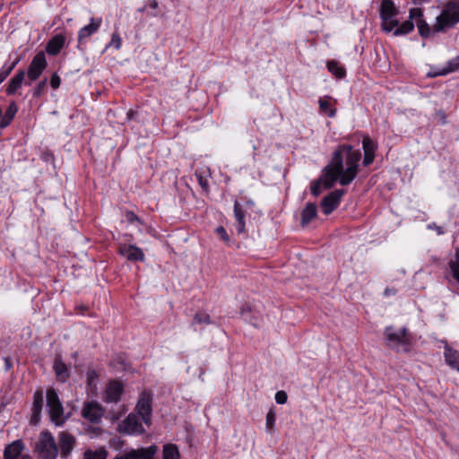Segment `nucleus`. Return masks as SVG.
<instances>
[{
	"label": "nucleus",
	"instance_id": "obj_1",
	"mask_svg": "<svg viewBox=\"0 0 459 459\" xmlns=\"http://www.w3.org/2000/svg\"><path fill=\"white\" fill-rule=\"evenodd\" d=\"M340 152L342 158V165L343 166V158L345 154L347 169H343V175L340 178V184L342 186L349 185L357 176L359 161L361 159V152L359 150H355L350 144H342L334 151V152Z\"/></svg>",
	"mask_w": 459,
	"mask_h": 459
},
{
	"label": "nucleus",
	"instance_id": "obj_2",
	"mask_svg": "<svg viewBox=\"0 0 459 459\" xmlns=\"http://www.w3.org/2000/svg\"><path fill=\"white\" fill-rule=\"evenodd\" d=\"M34 452L39 459H56L59 455V447L55 437L48 430L39 433L34 446Z\"/></svg>",
	"mask_w": 459,
	"mask_h": 459
},
{
	"label": "nucleus",
	"instance_id": "obj_3",
	"mask_svg": "<svg viewBox=\"0 0 459 459\" xmlns=\"http://www.w3.org/2000/svg\"><path fill=\"white\" fill-rule=\"evenodd\" d=\"M459 22V1L449 0L441 13L437 17V23L434 25V31H444L448 28L455 27Z\"/></svg>",
	"mask_w": 459,
	"mask_h": 459
},
{
	"label": "nucleus",
	"instance_id": "obj_4",
	"mask_svg": "<svg viewBox=\"0 0 459 459\" xmlns=\"http://www.w3.org/2000/svg\"><path fill=\"white\" fill-rule=\"evenodd\" d=\"M343 175V166L342 165V158L340 152H333L331 162L324 169L323 186L325 189H330L334 183Z\"/></svg>",
	"mask_w": 459,
	"mask_h": 459
},
{
	"label": "nucleus",
	"instance_id": "obj_5",
	"mask_svg": "<svg viewBox=\"0 0 459 459\" xmlns=\"http://www.w3.org/2000/svg\"><path fill=\"white\" fill-rule=\"evenodd\" d=\"M384 333L388 342L389 347L397 351H400V347H402L403 351H408V347L411 342L406 327H403L399 332H394L393 326H387L385 327Z\"/></svg>",
	"mask_w": 459,
	"mask_h": 459
},
{
	"label": "nucleus",
	"instance_id": "obj_6",
	"mask_svg": "<svg viewBox=\"0 0 459 459\" xmlns=\"http://www.w3.org/2000/svg\"><path fill=\"white\" fill-rule=\"evenodd\" d=\"M46 396L47 407L51 420L56 425H61L63 423L62 416L64 413V408L57 393L54 388H49L47 390Z\"/></svg>",
	"mask_w": 459,
	"mask_h": 459
},
{
	"label": "nucleus",
	"instance_id": "obj_7",
	"mask_svg": "<svg viewBox=\"0 0 459 459\" xmlns=\"http://www.w3.org/2000/svg\"><path fill=\"white\" fill-rule=\"evenodd\" d=\"M47 65L48 63L46 60L45 53L43 51L37 53L28 67V79L30 81L38 80L44 70L47 68Z\"/></svg>",
	"mask_w": 459,
	"mask_h": 459
},
{
	"label": "nucleus",
	"instance_id": "obj_8",
	"mask_svg": "<svg viewBox=\"0 0 459 459\" xmlns=\"http://www.w3.org/2000/svg\"><path fill=\"white\" fill-rule=\"evenodd\" d=\"M345 194L343 189L332 191L321 201L322 211L325 215L332 213L340 204L342 195Z\"/></svg>",
	"mask_w": 459,
	"mask_h": 459
},
{
	"label": "nucleus",
	"instance_id": "obj_9",
	"mask_svg": "<svg viewBox=\"0 0 459 459\" xmlns=\"http://www.w3.org/2000/svg\"><path fill=\"white\" fill-rule=\"evenodd\" d=\"M119 431L123 434H143L145 432L144 428L139 421L138 417L133 413H130L122 422L119 424Z\"/></svg>",
	"mask_w": 459,
	"mask_h": 459
},
{
	"label": "nucleus",
	"instance_id": "obj_10",
	"mask_svg": "<svg viewBox=\"0 0 459 459\" xmlns=\"http://www.w3.org/2000/svg\"><path fill=\"white\" fill-rule=\"evenodd\" d=\"M136 410L145 424L151 423L152 418V395L149 392H143L136 404Z\"/></svg>",
	"mask_w": 459,
	"mask_h": 459
},
{
	"label": "nucleus",
	"instance_id": "obj_11",
	"mask_svg": "<svg viewBox=\"0 0 459 459\" xmlns=\"http://www.w3.org/2000/svg\"><path fill=\"white\" fill-rule=\"evenodd\" d=\"M158 447L154 445L146 448L132 449L123 455H118L113 459H152Z\"/></svg>",
	"mask_w": 459,
	"mask_h": 459
},
{
	"label": "nucleus",
	"instance_id": "obj_12",
	"mask_svg": "<svg viewBox=\"0 0 459 459\" xmlns=\"http://www.w3.org/2000/svg\"><path fill=\"white\" fill-rule=\"evenodd\" d=\"M104 414V409L97 402H90L84 404L82 415L83 418L89 420L92 423H97L100 420Z\"/></svg>",
	"mask_w": 459,
	"mask_h": 459
},
{
	"label": "nucleus",
	"instance_id": "obj_13",
	"mask_svg": "<svg viewBox=\"0 0 459 459\" xmlns=\"http://www.w3.org/2000/svg\"><path fill=\"white\" fill-rule=\"evenodd\" d=\"M59 453L63 459H66L76 444L75 437L68 432H60L58 435Z\"/></svg>",
	"mask_w": 459,
	"mask_h": 459
},
{
	"label": "nucleus",
	"instance_id": "obj_14",
	"mask_svg": "<svg viewBox=\"0 0 459 459\" xmlns=\"http://www.w3.org/2000/svg\"><path fill=\"white\" fill-rule=\"evenodd\" d=\"M44 404V393L42 390H37L33 395L32 403V414L30 418V424L37 425L41 418V411Z\"/></svg>",
	"mask_w": 459,
	"mask_h": 459
},
{
	"label": "nucleus",
	"instance_id": "obj_15",
	"mask_svg": "<svg viewBox=\"0 0 459 459\" xmlns=\"http://www.w3.org/2000/svg\"><path fill=\"white\" fill-rule=\"evenodd\" d=\"M119 254L131 262L144 260V254L143 250L134 245H121L119 247Z\"/></svg>",
	"mask_w": 459,
	"mask_h": 459
},
{
	"label": "nucleus",
	"instance_id": "obj_16",
	"mask_svg": "<svg viewBox=\"0 0 459 459\" xmlns=\"http://www.w3.org/2000/svg\"><path fill=\"white\" fill-rule=\"evenodd\" d=\"M124 391V386L117 381L110 382L105 392L104 401L107 403H117Z\"/></svg>",
	"mask_w": 459,
	"mask_h": 459
},
{
	"label": "nucleus",
	"instance_id": "obj_17",
	"mask_svg": "<svg viewBox=\"0 0 459 459\" xmlns=\"http://www.w3.org/2000/svg\"><path fill=\"white\" fill-rule=\"evenodd\" d=\"M101 25L100 18H91L88 25L82 27L78 32V41L82 43L94 34Z\"/></svg>",
	"mask_w": 459,
	"mask_h": 459
},
{
	"label": "nucleus",
	"instance_id": "obj_18",
	"mask_svg": "<svg viewBox=\"0 0 459 459\" xmlns=\"http://www.w3.org/2000/svg\"><path fill=\"white\" fill-rule=\"evenodd\" d=\"M24 444L21 439L7 445L4 450V459H19L22 455Z\"/></svg>",
	"mask_w": 459,
	"mask_h": 459
},
{
	"label": "nucleus",
	"instance_id": "obj_19",
	"mask_svg": "<svg viewBox=\"0 0 459 459\" xmlns=\"http://www.w3.org/2000/svg\"><path fill=\"white\" fill-rule=\"evenodd\" d=\"M65 37L63 34L53 36L46 45V52L52 56H56L64 48Z\"/></svg>",
	"mask_w": 459,
	"mask_h": 459
},
{
	"label": "nucleus",
	"instance_id": "obj_20",
	"mask_svg": "<svg viewBox=\"0 0 459 459\" xmlns=\"http://www.w3.org/2000/svg\"><path fill=\"white\" fill-rule=\"evenodd\" d=\"M53 369L58 381L65 383L70 378V372L67 366L62 360L61 356H56Z\"/></svg>",
	"mask_w": 459,
	"mask_h": 459
},
{
	"label": "nucleus",
	"instance_id": "obj_21",
	"mask_svg": "<svg viewBox=\"0 0 459 459\" xmlns=\"http://www.w3.org/2000/svg\"><path fill=\"white\" fill-rule=\"evenodd\" d=\"M379 14L382 21L390 20L398 14V10L393 0H382Z\"/></svg>",
	"mask_w": 459,
	"mask_h": 459
},
{
	"label": "nucleus",
	"instance_id": "obj_22",
	"mask_svg": "<svg viewBox=\"0 0 459 459\" xmlns=\"http://www.w3.org/2000/svg\"><path fill=\"white\" fill-rule=\"evenodd\" d=\"M25 78V72L24 70H19L14 74V76L10 80L7 88H6V94L7 95H13L16 93L18 89H20L24 82Z\"/></svg>",
	"mask_w": 459,
	"mask_h": 459
},
{
	"label": "nucleus",
	"instance_id": "obj_23",
	"mask_svg": "<svg viewBox=\"0 0 459 459\" xmlns=\"http://www.w3.org/2000/svg\"><path fill=\"white\" fill-rule=\"evenodd\" d=\"M234 216L236 220V230L238 234H243L246 231L245 212L238 201L234 203Z\"/></svg>",
	"mask_w": 459,
	"mask_h": 459
},
{
	"label": "nucleus",
	"instance_id": "obj_24",
	"mask_svg": "<svg viewBox=\"0 0 459 459\" xmlns=\"http://www.w3.org/2000/svg\"><path fill=\"white\" fill-rule=\"evenodd\" d=\"M444 356L446 364L459 372V351L451 348L446 343L445 346Z\"/></svg>",
	"mask_w": 459,
	"mask_h": 459
},
{
	"label": "nucleus",
	"instance_id": "obj_25",
	"mask_svg": "<svg viewBox=\"0 0 459 459\" xmlns=\"http://www.w3.org/2000/svg\"><path fill=\"white\" fill-rule=\"evenodd\" d=\"M317 215V208L314 203H308L301 212V226L308 225Z\"/></svg>",
	"mask_w": 459,
	"mask_h": 459
},
{
	"label": "nucleus",
	"instance_id": "obj_26",
	"mask_svg": "<svg viewBox=\"0 0 459 459\" xmlns=\"http://www.w3.org/2000/svg\"><path fill=\"white\" fill-rule=\"evenodd\" d=\"M18 111V107L14 101H11L4 117L0 120V127L4 128L9 126Z\"/></svg>",
	"mask_w": 459,
	"mask_h": 459
},
{
	"label": "nucleus",
	"instance_id": "obj_27",
	"mask_svg": "<svg viewBox=\"0 0 459 459\" xmlns=\"http://www.w3.org/2000/svg\"><path fill=\"white\" fill-rule=\"evenodd\" d=\"M326 66L328 68V71L339 79H342L346 75V71L344 67L342 66L339 64V62L335 60L327 61Z\"/></svg>",
	"mask_w": 459,
	"mask_h": 459
},
{
	"label": "nucleus",
	"instance_id": "obj_28",
	"mask_svg": "<svg viewBox=\"0 0 459 459\" xmlns=\"http://www.w3.org/2000/svg\"><path fill=\"white\" fill-rule=\"evenodd\" d=\"M108 455V453L104 447L95 451L87 449L83 454V459H106Z\"/></svg>",
	"mask_w": 459,
	"mask_h": 459
},
{
	"label": "nucleus",
	"instance_id": "obj_29",
	"mask_svg": "<svg viewBox=\"0 0 459 459\" xmlns=\"http://www.w3.org/2000/svg\"><path fill=\"white\" fill-rule=\"evenodd\" d=\"M163 459H179L178 446L173 444L165 445L163 446Z\"/></svg>",
	"mask_w": 459,
	"mask_h": 459
},
{
	"label": "nucleus",
	"instance_id": "obj_30",
	"mask_svg": "<svg viewBox=\"0 0 459 459\" xmlns=\"http://www.w3.org/2000/svg\"><path fill=\"white\" fill-rule=\"evenodd\" d=\"M414 29L413 22L409 20L403 22L401 25H398L397 28L394 30V36H403L410 33Z\"/></svg>",
	"mask_w": 459,
	"mask_h": 459
},
{
	"label": "nucleus",
	"instance_id": "obj_31",
	"mask_svg": "<svg viewBox=\"0 0 459 459\" xmlns=\"http://www.w3.org/2000/svg\"><path fill=\"white\" fill-rule=\"evenodd\" d=\"M318 104L320 110L325 113L329 117H333L335 116L336 109L331 108L330 102L325 98H320Z\"/></svg>",
	"mask_w": 459,
	"mask_h": 459
},
{
	"label": "nucleus",
	"instance_id": "obj_32",
	"mask_svg": "<svg viewBox=\"0 0 459 459\" xmlns=\"http://www.w3.org/2000/svg\"><path fill=\"white\" fill-rule=\"evenodd\" d=\"M362 148L364 151V154H374L375 155L377 146H376L375 143L368 136H366L363 138Z\"/></svg>",
	"mask_w": 459,
	"mask_h": 459
},
{
	"label": "nucleus",
	"instance_id": "obj_33",
	"mask_svg": "<svg viewBox=\"0 0 459 459\" xmlns=\"http://www.w3.org/2000/svg\"><path fill=\"white\" fill-rule=\"evenodd\" d=\"M275 420H276L275 410L271 408L266 414V421H265V427H266V430L268 432H270V433L273 432V430L274 429Z\"/></svg>",
	"mask_w": 459,
	"mask_h": 459
},
{
	"label": "nucleus",
	"instance_id": "obj_34",
	"mask_svg": "<svg viewBox=\"0 0 459 459\" xmlns=\"http://www.w3.org/2000/svg\"><path fill=\"white\" fill-rule=\"evenodd\" d=\"M195 175L198 184L200 185L202 189L204 192L208 193L209 192V182H208L207 176L204 174V171H199V170H196Z\"/></svg>",
	"mask_w": 459,
	"mask_h": 459
},
{
	"label": "nucleus",
	"instance_id": "obj_35",
	"mask_svg": "<svg viewBox=\"0 0 459 459\" xmlns=\"http://www.w3.org/2000/svg\"><path fill=\"white\" fill-rule=\"evenodd\" d=\"M196 324H199V325L211 324V319H210L209 315L206 313H203V312L196 313L194 316L192 325H195Z\"/></svg>",
	"mask_w": 459,
	"mask_h": 459
},
{
	"label": "nucleus",
	"instance_id": "obj_36",
	"mask_svg": "<svg viewBox=\"0 0 459 459\" xmlns=\"http://www.w3.org/2000/svg\"><path fill=\"white\" fill-rule=\"evenodd\" d=\"M19 61H20L19 59H16L10 65L4 64L0 68V76L5 80L9 76V74L12 73V71L14 69V67L17 65Z\"/></svg>",
	"mask_w": 459,
	"mask_h": 459
},
{
	"label": "nucleus",
	"instance_id": "obj_37",
	"mask_svg": "<svg viewBox=\"0 0 459 459\" xmlns=\"http://www.w3.org/2000/svg\"><path fill=\"white\" fill-rule=\"evenodd\" d=\"M416 25L418 27L419 33L422 38H427L429 36L430 28L429 24L425 22V20L417 21Z\"/></svg>",
	"mask_w": 459,
	"mask_h": 459
},
{
	"label": "nucleus",
	"instance_id": "obj_38",
	"mask_svg": "<svg viewBox=\"0 0 459 459\" xmlns=\"http://www.w3.org/2000/svg\"><path fill=\"white\" fill-rule=\"evenodd\" d=\"M399 25V22L396 19L391 18L390 20L382 21V29L386 32L392 31L394 29H396Z\"/></svg>",
	"mask_w": 459,
	"mask_h": 459
},
{
	"label": "nucleus",
	"instance_id": "obj_39",
	"mask_svg": "<svg viewBox=\"0 0 459 459\" xmlns=\"http://www.w3.org/2000/svg\"><path fill=\"white\" fill-rule=\"evenodd\" d=\"M322 187H323V178H319L318 179H316L311 183V186H310L311 194L314 196H318L322 193Z\"/></svg>",
	"mask_w": 459,
	"mask_h": 459
},
{
	"label": "nucleus",
	"instance_id": "obj_40",
	"mask_svg": "<svg viewBox=\"0 0 459 459\" xmlns=\"http://www.w3.org/2000/svg\"><path fill=\"white\" fill-rule=\"evenodd\" d=\"M46 87H47V78H44L34 88V90L32 91L33 97L39 98L45 91Z\"/></svg>",
	"mask_w": 459,
	"mask_h": 459
},
{
	"label": "nucleus",
	"instance_id": "obj_41",
	"mask_svg": "<svg viewBox=\"0 0 459 459\" xmlns=\"http://www.w3.org/2000/svg\"><path fill=\"white\" fill-rule=\"evenodd\" d=\"M459 69V55L447 62L444 74L455 72Z\"/></svg>",
	"mask_w": 459,
	"mask_h": 459
},
{
	"label": "nucleus",
	"instance_id": "obj_42",
	"mask_svg": "<svg viewBox=\"0 0 459 459\" xmlns=\"http://www.w3.org/2000/svg\"><path fill=\"white\" fill-rule=\"evenodd\" d=\"M422 17L423 13L420 8H411L410 10L409 18L411 21L415 20L417 22L420 20H424Z\"/></svg>",
	"mask_w": 459,
	"mask_h": 459
},
{
	"label": "nucleus",
	"instance_id": "obj_43",
	"mask_svg": "<svg viewBox=\"0 0 459 459\" xmlns=\"http://www.w3.org/2000/svg\"><path fill=\"white\" fill-rule=\"evenodd\" d=\"M122 39L118 32L115 31L112 34L111 40L108 46H113L116 49H119L121 48Z\"/></svg>",
	"mask_w": 459,
	"mask_h": 459
},
{
	"label": "nucleus",
	"instance_id": "obj_44",
	"mask_svg": "<svg viewBox=\"0 0 459 459\" xmlns=\"http://www.w3.org/2000/svg\"><path fill=\"white\" fill-rule=\"evenodd\" d=\"M287 394L284 391H278L275 394V401L279 404H284L287 402Z\"/></svg>",
	"mask_w": 459,
	"mask_h": 459
},
{
	"label": "nucleus",
	"instance_id": "obj_45",
	"mask_svg": "<svg viewBox=\"0 0 459 459\" xmlns=\"http://www.w3.org/2000/svg\"><path fill=\"white\" fill-rule=\"evenodd\" d=\"M455 261H450L449 262V268L451 270V273H452L453 276H454V270L453 269H455V266L459 267V247L455 248Z\"/></svg>",
	"mask_w": 459,
	"mask_h": 459
},
{
	"label": "nucleus",
	"instance_id": "obj_46",
	"mask_svg": "<svg viewBox=\"0 0 459 459\" xmlns=\"http://www.w3.org/2000/svg\"><path fill=\"white\" fill-rule=\"evenodd\" d=\"M215 231L225 242L230 241V236L228 235L224 227L219 226L218 228H216Z\"/></svg>",
	"mask_w": 459,
	"mask_h": 459
},
{
	"label": "nucleus",
	"instance_id": "obj_47",
	"mask_svg": "<svg viewBox=\"0 0 459 459\" xmlns=\"http://www.w3.org/2000/svg\"><path fill=\"white\" fill-rule=\"evenodd\" d=\"M61 79L56 73L53 74L50 78V85L53 89H57L60 86Z\"/></svg>",
	"mask_w": 459,
	"mask_h": 459
},
{
	"label": "nucleus",
	"instance_id": "obj_48",
	"mask_svg": "<svg viewBox=\"0 0 459 459\" xmlns=\"http://www.w3.org/2000/svg\"><path fill=\"white\" fill-rule=\"evenodd\" d=\"M374 154H364L363 165L365 167L369 166L374 161Z\"/></svg>",
	"mask_w": 459,
	"mask_h": 459
},
{
	"label": "nucleus",
	"instance_id": "obj_49",
	"mask_svg": "<svg viewBox=\"0 0 459 459\" xmlns=\"http://www.w3.org/2000/svg\"><path fill=\"white\" fill-rule=\"evenodd\" d=\"M436 117L441 122V124L444 125V124L446 123V114H445V112L443 110H437L436 112Z\"/></svg>",
	"mask_w": 459,
	"mask_h": 459
},
{
	"label": "nucleus",
	"instance_id": "obj_50",
	"mask_svg": "<svg viewBox=\"0 0 459 459\" xmlns=\"http://www.w3.org/2000/svg\"><path fill=\"white\" fill-rule=\"evenodd\" d=\"M126 220L129 222H131V223H133L134 221H140L138 216H136L133 212H128L126 213Z\"/></svg>",
	"mask_w": 459,
	"mask_h": 459
},
{
	"label": "nucleus",
	"instance_id": "obj_51",
	"mask_svg": "<svg viewBox=\"0 0 459 459\" xmlns=\"http://www.w3.org/2000/svg\"><path fill=\"white\" fill-rule=\"evenodd\" d=\"M251 312V307L249 305H243L240 308V315L246 316L247 314Z\"/></svg>",
	"mask_w": 459,
	"mask_h": 459
},
{
	"label": "nucleus",
	"instance_id": "obj_52",
	"mask_svg": "<svg viewBox=\"0 0 459 459\" xmlns=\"http://www.w3.org/2000/svg\"><path fill=\"white\" fill-rule=\"evenodd\" d=\"M429 229H435V230H437V234H438V235H442V234H444V230H443V229H442V227L437 226V225H436L435 223H433L432 225H429Z\"/></svg>",
	"mask_w": 459,
	"mask_h": 459
},
{
	"label": "nucleus",
	"instance_id": "obj_53",
	"mask_svg": "<svg viewBox=\"0 0 459 459\" xmlns=\"http://www.w3.org/2000/svg\"><path fill=\"white\" fill-rule=\"evenodd\" d=\"M149 7L155 11L159 7V3L156 0H149Z\"/></svg>",
	"mask_w": 459,
	"mask_h": 459
},
{
	"label": "nucleus",
	"instance_id": "obj_54",
	"mask_svg": "<svg viewBox=\"0 0 459 459\" xmlns=\"http://www.w3.org/2000/svg\"><path fill=\"white\" fill-rule=\"evenodd\" d=\"M454 270V278L458 281L459 283V267L455 266Z\"/></svg>",
	"mask_w": 459,
	"mask_h": 459
},
{
	"label": "nucleus",
	"instance_id": "obj_55",
	"mask_svg": "<svg viewBox=\"0 0 459 459\" xmlns=\"http://www.w3.org/2000/svg\"><path fill=\"white\" fill-rule=\"evenodd\" d=\"M394 294H395V290L394 289L386 288L385 290V296H390V295H394Z\"/></svg>",
	"mask_w": 459,
	"mask_h": 459
},
{
	"label": "nucleus",
	"instance_id": "obj_56",
	"mask_svg": "<svg viewBox=\"0 0 459 459\" xmlns=\"http://www.w3.org/2000/svg\"><path fill=\"white\" fill-rule=\"evenodd\" d=\"M254 202L252 200H248L245 203V208L249 209L254 206Z\"/></svg>",
	"mask_w": 459,
	"mask_h": 459
},
{
	"label": "nucleus",
	"instance_id": "obj_57",
	"mask_svg": "<svg viewBox=\"0 0 459 459\" xmlns=\"http://www.w3.org/2000/svg\"><path fill=\"white\" fill-rule=\"evenodd\" d=\"M136 112H134V110L130 109L128 112H127V118L129 120L133 119L134 115H135Z\"/></svg>",
	"mask_w": 459,
	"mask_h": 459
},
{
	"label": "nucleus",
	"instance_id": "obj_58",
	"mask_svg": "<svg viewBox=\"0 0 459 459\" xmlns=\"http://www.w3.org/2000/svg\"><path fill=\"white\" fill-rule=\"evenodd\" d=\"M146 9H147V6H146V5H143V6H142V7H139V8L137 9V12H138V13H144V12L146 11Z\"/></svg>",
	"mask_w": 459,
	"mask_h": 459
},
{
	"label": "nucleus",
	"instance_id": "obj_59",
	"mask_svg": "<svg viewBox=\"0 0 459 459\" xmlns=\"http://www.w3.org/2000/svg\"><path fill=\"white\" fill-rule=\"evenodd\" d=\"M19 459H32L30 455H22Z\"/></svg>",
	"mask_w": 459,
	"mask_h": 459
},
{
	"label": "nucleus",
	"instance_id": "obj_60",
	"mask_svg": "<svg viewBox=\"0 0 459 459\" xmlns=\"http://www.w3.org/2000/svg\"><path fill=\"white\" fill-rule=\"evenodd\" d=\"M149 15H150V16H152V17H157V16L159 15V13H158V12H156V11H154V12H151V13H149Z\"/></svg>",
	"mask_w": 459,
	"mask_h": 459
},
{
	"label": "nucleus",
	"instance_id": "obj_61",
	"mask_svg": "<svg viewBox=\"0 0 459 459\" xmlns=\"http://www.w3.org/2000/svg\"><path fill=\"white\" fill-rule=\"evenodd\" d=\"M32 82H33V81H30V80L28 79V81H26L24 83H25L26 85H30Z\"/></svg>",
	"mask_w": 459,
	"mask_h": 459
},
{
	"label": "nucleus",
	"instance_id": "obj_62",
	"mask_svg": "<svg viewBox=\"0 0 459 459\" xmlns=\"http://www.w3.org/2000/svg\"><path fill=\"white\" fill-rule=\"evenodd\" d=\"M204 372L203 371V372L200 374V376H199V377L202 379V381H204V379H203V377H204Z\"/></svg>",
	"mask_w": 459,
	"mask_h": 459
},
{
	"label": "nucleus",
	"instance_id": "obj_63",
	"mask_svg": "<svg viewBox=\"0 0 459 459\" xmlns=\"http://www.w3.org/2000/svg\"><path fill=\"white\" fill-rule=\"evenodd\" d=\"M2 116H3V110H2V108H0V118L2 117Z\"/></svg>",
	"mask_w": 459,
	"mask_h": 459
},
{
	"label": "nucleus",
	"instance_id": "obj_64",
	"mask_svg": "<svg viewBox=\"0 0 459 459\" xmlns=\"http://www.w3.org/2000/svg\"><path fill=\"white\" fill-rule=\"evenodd\" d=\"M4 81V78H2V77L0 76V84H1Z\"/></svg>",
	"mask_w": 459,
	"mask_h": 459
}]
</instances>
